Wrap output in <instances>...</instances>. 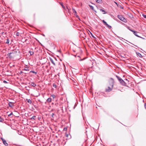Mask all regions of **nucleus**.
Returning <instances> with one entry per match:
<instances>
[{
	"mask_svg": "<svg viewBox=\"0 0 146 146\" xmlns=\"http://www.w3.org/2000/svg\"><path fill=\"white\" fill-rule=\"evenodd\" d=\"M109 82L110 86L108 87V88L106 89V91H110L112 90L114 83V79L112 78H111Z\"/></svg>",
	"mask_w": 146,
	"mask_h": 146,
	"instance_id": "1",
	"label": "nucleus"
},
{
	"mask_svg": "<svg viewBox=\"0 0 146 146\" xmlns=\"http://www.w3.org/2000/svg\"><path fill=\"white\" fill-rule=\"evenodd\" d=\"M116 77L122 85L123 86H125L126 85V83L121 79V78L117 75L116 76Z\"/></svg>",
	"mask_w": 146,
	"mask_h": 146,
	"instance_id": "2",
	"label": "nucleus"
},
{
	"mask_svg": "<svg viewBox=\"0 0 146 146\" xmlns=\"http://www.w3.org/2000/svg\"><path fill=\"white\" fill-rule=\"evenodd\" d=\"M117 17L119 19L124 23H126L127 22L126 19L122 15H117Z\"/></svg>",
	"mask_w": 146,
	"mask_h": 146,
	"instance_id": "3",
	"label": "nucleus"
},
{
	"mask_svg": "<svg viewBox=\"0 0 146 146\" xmlns=\"http://www.w3.org/2000/svg\"><path fill=\"white\" fill-rule=\"evenodd\" d=\"M130 31H131L132 32H133V34L135 35L136 36L138 37H139L140 38H142L143 39H145L144 38L142 37H141L139 36H138V35H137V33H138V32L137 31H134L132 30H130Z\"/></svg>",
	"mask_w": 146,
	"mask_h": 146,
	"instance_id": "4",
	"label": "nucleus"
},
{
	"mask_svg": "<svg viewBox=\"0 0 146 146\" xmlns=\"http://www.w3.org/2000/svg\"><path fill=\"white\" fill-rule=\"evenodd\" d=\"M17 51H13V52H11L9 53H8L7 55L9 57V58H11L12 57V56L11 55V54H15L17 53Z\"/></svg>",
	"mask_w": 146,
	"mask_h": 146,
	"instance_id": "5",
	"label": "nucleus"
},
{
	"mask_svg": "<svg viewBox=\"0 0 146 146\" xmlns=\"http://www.w3.org/2000/svg\"><path fill=\"white\" fill-rule=\"evenodd\" d=\"M102 22L104 23V25L106 26L107 27L109 28V29H111V26L108 25L106 22L104 20H103L102 21Z\"/></svg>",
	"mask_w": 146,
	"mask_h": 146,
	"instance_id": "6",
	"label": "nucleus"
},
{
	"mask_svg": "<svg viewBox=\"0 0 146 146\" xmlns=\"http://www.w3.org/2000/svg\"><path fill=\"white\" fill-rule=\"evenodd\" d=\"M1 139L3 142V143L6 146H7L8 145V143H7L6 141L4 139L1 138Z\"/></svg>",
	"mask_w": 146,
	"mask_h": 146,
	"instance_id": "7",
	"label": "nucleus"
},
{
	"mask_svg": "<svg viewBox=\"0 0 146 146\" xmlns=\"http://www.w3.org/2000/svg\"><path fill=\"white\" fill-rule=\"evenodd\" d=\"M14 103H12L11 102H9L8 103V105L10 107H13V106H14Z\"/></svg>",
	"mask_w": 146,
	"mask_h": 146,
	"instance_id": "8",
	"label": "nucleus"
},
{
	"mask_svg": "<svg viewBox=\"0 0 146 146\" xmlns=\"http://www.w3.org/2000/svg\"><path fill=\"white\" fill-rule=\"evenodd\" d=\"M137 55L140 58H142L143 57L142 55L139 53L138 52H136Z\"/></svg>",
	"mask_w": 146,
	"mask_h": 146,
	"instance_id": "9",
	"label": "nucleus"
},
{
	"mask_svg": "<svg viewBox=\"0 0 146 146\" xmlns=\"http://www.w3.org/2000/svg\"><path fill=\"white\" fill-rule=\"evenodd\" d=\"M52 99L50 98H48L46 100V102H47L50 103L51 102Z\"/></svg>",
	"mask_w": 146,
	"mask_h": 146,
	"instance_id": "10",
	"label": "nucleus"
},
{
	"mask_svg": "<svg viewBox=\"0 0 146 146\" xmlns=\"http://www.w3.org/2000/svg\"><path fill=\"white\" fill-rule=\"evenodd\" d=\"M31 85L33 87H35L36 86V84L33 82H31Z\"/></svg>",
	"mask_w": 146,
	"mask_h": 146,
	"instance_id": "11",
	"label": "nucleus"
},
{
	"mask_svg": "<svg viewBox=\"0 0 146 146\" xmlns=\"http://www.w3.org/2000/svg\"><path fill=\"white\" fill-rule=\"evenodd\" d=\"M29 68L28 67L25 66L24 67V69L23 70H26V71H28L29 70Z\"/></svg>",
	"mask_w": 146,
	"mask_h": 146,
	"instance_id": "12",
	"label": "nucleus"
},
{
	"mask_svg": "<svg viewBox=\"0 0 146 146\" xmlns=\"http://www.w3.org/2000/svg\"><path fill=\"white\" fill-rule=\"evenodd\" d=\"M96 2L99 3H102V0H96Z\"/></svg>",
	"mask_w": 146,
	"mask_h": 146,
	"instance_id": "13",
	"label": "nucleus"
},
{
	"mask_svg": "<svg viewBox=\"0 0 146 146\" xmlns=\"http://www.w3.org/2000/svg\"><path fill=\"white\" fill-rule=\"evenodd\" d=\"M50 62H51L52 64H53L54 66H55V64L54 63V62L52 58H50Z\"/></svg>",
	"mask_w": 146,
	"mask_h": 146,
	"instance_id": "14",
	"label": "nucleus"
},
{
	"mask_svg": "<svg viewBox=\"0 0 146 146\" xmlns=\"http://www.w3.org/2000/svg\"><path fill=\"white\" fill-rule=\"evenodd\" d=\"M27 101L30 104H31L32 103V101L30 99H26Z\"/></svg>",
	"mask_w": 146,
	"mask_h": 146,
	"instance_id": "15",
	"label": "nucleus"
},
{
	"mask_svg": "<svg viewBox=\"0 0 146 146\" xmlns=\"http://www.w3.org/2000/svg\"><path fill=\"white\" fill-rule=\"evenodd\" d=\"M100 11L104 12V13H103L104 14H105L106 13V12L105 11H104V10H103V9H100Z\"/></svg>",
	"mask_w": 146,
	"mask_h": 146,
	"instance_id": "16",
	"label": "nucleus"
},
{
	"mask_svg": "<svg viewBox=\"0 0 146 146\" xmlns=\"http://www.w3.org/2000/svg\"><path fill=\"white\" fill-rule=\"evenodd\" d=\"M29 52L30 55H32L34 54V52L33 51H29Z\"/></svg>",
	"mask_w": 146,
	"mask_h": 146,
	"instance_id": "17",
	"label": "nucleus"
},
{
	"mask_svg": "<svg viewBox=\"0 0 146 146\" xmlns=\"http://www.w3.org/2000/svg\"><path fill=\"white\" fill-rule=\"evenodd\" d=\"M72 10L73 13H74V14L77 13L76 11L74 8H72Z\"/></svg>",
	"mask_w": 146,
	"mask_h": 146,
	"instance_id": "18",
	"label": "nucleus"
},
{
	"mask_svg": "<svg viewBox=\"0 0 146 146\" xmlns=\"http://www.w3.org/2000/svg\"><path fill=\"white\" fill-rule=\"evenodd\" d=\"M89 6H90V8L93 10L94 11V7L92 6V5H89Z\"/></svg>",
	"mask_w": 146,
	"mask_h": 146,
	"instance_id": "19",
	"label": "nucleus"
},
{
	"mask_svg": "<svg viewBox=\"0 0 146 146\" xmlns=\"http://www.w3.org/2000/svg\"><path fill=\"white\" fill-rule=\"evenodd\" d=\"M4 121V119H3L1 117H0V122H3Z\"/></svg>",
	"mask_w": 146,
	"mask_h": 146,
	"instance_id": "20",
	"label": "nucleus"
},
{
	"mask_svg": "<svg viewBox=\"0 0 146 146\" xmlns=\"http://www.w3.org/2000/svg\"><path fill=\"white\" fill-rule=\"evenodd\" d=\"M7 38V41L6 42V43L7 44H9V40L8 38Z\"/></svg>",
	"mask_w": 146,
	"mask_h": 146,
	"instance_id": "21",
	"label": "nucleus"
},
{
	"mask_svg": "<svg viewBox=\"0 0 146 146\" xmlns=\"http://www.w3.org/2000/svg\"><path fill=\"white\" fill-rule=\"evenodd\" d=\"M30 73H33L34 74H37L36 72H35L34 71H33V70L31 71L30 72Z\"/></svg>",
	"mask_w": 146,
	"mask_h": 146,
	"instance_id": "22",
	"label": "nucleus"
},
{
	"mask_svg": "<svg viewBox=\"0 0 146 146\" xmlns=\"http://www.w3.org/2000/svg\"><path fill=\"white\" fill-rule=\"evenodd\" d=\"M60 5H61V6H62V7L64 9H65V7L64 6V5H63L62 3H60Z\"/></svg>",
	"mask_w": 146,
	"mask_h": 146,
	"instance_id": "23",
	"label": "nucleus"
},
{
	"mask_svg": "<svg viewBox=\"0 0 146 146\" xmlns=\"http://www.w3.org/2000/svg\"><path fill=\"white\" fill-rule=\"evenodd\" d=\"M74 15H75L76 16V17L78 19H80L79 17V16L77 15V13L76 14H74Z\"/></svg>",
	"mask_w": 146,
	"mask_h": 146,
	"instance_id": "24",
	"label": "nucleus"
},
{
	"mask_svg": "<svg viewBox=\"0 0 146 146\" xmlns=\"http://www.w3.org/2000/svg\"><path fill=\"white\" fill-rule=\"evenodd\" d=\"M36 117L35 116H33L31 118V119H33L34 120H35Z\"/></svg>",
	"mask_w": 146,
	"mask_h": 146,
	"instance_id": "25",
	"label": "nucleus"
},
{
	"mask_svg": "<svg viewBox=\"0 0 146 146\" xmlns=\"http://www.w3.org/2000/svg\"><path fill=\"white\" fill-rule=\"evenodd\" d=\"M65 136H66V137L68 138L69 137V136L70 137V135H69V134H68L66 133V134H65Z\"/></svg>",
	"mask_w": 146,
	"mask_h": 146,
	"instance_id": "26",
	"label": "nucleus"
},
{
	"mask_svg": "<svg viewBox=\"0 0 146 146\" xmlns=\"http://www.w3.org/2000/svg\"><path fill=\"white\" fill-rule=\"evenodd\" d=\"M53 86L55 88H56V85L55 83H54L53 84Z\"/></svg>",
	"mask_w": 146,
	"mask_h": 146,
	"instance_id": "27",
	"label": "nucleus"
},
{
	"mask_svg": "<svg viewBox=\"0 0 146 146\" xmlns=\"http://www.w3.org/2000/svg\"><path fill=\"white\" fill-rule=\"evenodd\" d=\"M142 16H143V17L145 18H146V15H145V14H143L142 15Z\"/></svg>",
	"mask_w": 146,
	"mask_h": 146,
	"instance_id": "28",
	"label": "nucleus"
},
{
	"mask_svg": "<svg viewBox=\"0 0 146 146\" xmlns=\"http://www.w3.org/2000/svg\"><path fill=\"white\" fill-rule=\"evenodd\" d=\"M67 130V128L66 127H64L63 129V130L65 131H66Z\"/></svg>",
	"mask_w": 146,
	"mask_h": 146,
	"instance_id": "29",
	"label": "nucleus"
},
{
	"mask_svg": "<svg viewBox=\"0 0 146 146\" xmlns=\"http://www.w3.org/2000/svg\"><path fill=\"white\" fill-rule=\"evenodd\" d=\"M52 96L53 98H55L56 97L54 95H52Z\"/></svg>",
	"mask_w": 146,
	"mask_h": 146,
	"instance_id": "30",
	"label": "nucleus"
},
{
	"mask_svg": "<svg viewBox=\"0 0 146 146\" xmlns=\"http://www.w3.org/2000/svg\"><path fill=\"white\" fill-rule=\"evenodd\" d=\"M3 82L4 83H5V84H6V83H7L8 82L6 81L5 80H4L3 81Z\"/></svg>",
	"mask_w": 146,
	"mask_h": 146,
	"instance_id": "31",
	"label": "nucleus"
},
{
	"mask_svg": "<svg viewBox=\"0 0 146 146\" xmlns=\"http://www.w3.org/2000/svg\"><path fill=\"white\" fill-rule=\"evenodd\" d=\"M19 32L17 33H16V36H19Z\"/></svg>",
	"mask_w": 146,
	"mask_h": 146,
	"instance_id": "32",
	"label": "nucleus"
},
{
	"mask_svg": "<svg viewBox=\"0 0 146 146\" xmlns=\"http://www.w3.org/2000/svg\"><path fill=\"white\" fill-rule=\"evenodd\" d=\"M91 33V34L92 35V37H93V38H95V37L93 35V34H92V33Z\"/></svg>",
	"mask_w": 146,
	"mask_h": 146,
	"instance_id": "33",
	"label": "nucleus"
},
{
	"mask_svg": "<svg viewBox=\"0 0 146 146\" xmlns=\"http://www.w3.org/2000/svg\"><path fill=\"white\" fill-rule=\"evenodd\" d=\"M54 113H52L51 114V116L52 117H53V116H54Z\"/></svg>",
	"mask_w": 146,
	"mask_h": 146,
	"instance_id": "34",
	"label": "nucleus"
},
{
	"mask_svg": "<svg viewBox=\"0 0 146 146\" xmlns=\"http://www.w3.org/2000/svg\"><path fill=\"white\" fill-rule=\"evenodd\" d=\"M95 95H96L97 96V95L98 94V92H95Z\"/></svg>",
	"mask_w": 146,
	"mask_h": 146,
	"instance_id": "35",
	"label": "nucleus"
},
{
	"mask_svg": "<svg viewBox=\"0 0 146 146\" xmlns=\"http://www.w3.org/2000/svg\"><path fill=\"white\" fill-rule=\"evenodd\" d=\"M144 107H145V108L146 109V102L145 104Z\"/></svg>",
	"mask_w": 146,
	"mask_h": 146,
	"instance_id": "36",
	"label": "nucleus"
},
{
	"mask_svg": "<svg viewBox=\"0 0 146 146\" xmlns=\"http://www.w3.org/2000/svg\"><path fill=\"white\" fill-rule=\"evenodd\" d=\"M127 28L129 30H131L130 29V27H127Z\"/></svg>",
	"mask_w": 146,
	"mask_h": 146,
	"instance_id": "37",
	"label": "nucleus"
},
{
	"mask_svg": "<svg viewBox=\"0 0 146 146\" xmlns=\"http://www.w3.org/2000/svg\"><path fill=\"white\" fill-rule=\"evenodd\" d=\"M114 3H115V4H116V5H117V6H118V5L117 3L116 2H114Z\"/></svg>",
	"mask_w": 146,
	"mask_h": 146,
	"instance_id": "38",
	"label": "nucleus"
},
{
	"mask_svg": "<svg viewBox=\"0 0 146 146\" xmlns=\"http://www.w3.org/2000/svg\"><path fill=\"white\" fill-rule=\"evenodd\" d=\"M12 113H11L9 115V116H11V115H12Z\"/></svg>",
	"mask_w": 146,
	"mask_h": 146,
	"instance_id": "39",
	"label": "nucleus"
},
{
	"mask_svg": "<svg viewBox=\"0 0 146 146\" xmlns=\"http://www.w3.org/2000/svg\"><path fill=\"white\" fill-rule=\"evenodd\" d=\"M119 38H120V40H121V39H123L122 38L120 37H119Z\"/></svg>",
	"mask_w": 146,
	"mask_h": 146,
	"instance_id": "40",
	"label": "nucleus"
},
{
	"mask_svg": "<svg viewBox=\"0 0 146 146\" xmlns=\"http://www.w3.org/2000/svg\"><path fill=\"white\" fill-rule=\"evenodd\" d=\"M66 8H67V9L68 10V11H69V9H68V8L67 7H66Z\"/></svg>",
	"mask_w": 146,
	"mask_h": 146,
	"instance_id": "41",
	"label": "nucleus"
},
{
	"mask_svg": "<svg viewBox=\"0 0 146 146\" xmlns=\"http://www.w3.org/2000/svg\"><path fill=\"white\" fill-rule=\"evenodd\" d=\"M120 8H121V9H123V7H120Z\"/></svg>",
	"mask_w": 146,
	"mask_h": 146,
	"instance_id": "42",
	"label": "nucleus"
},
{
	"mask_svg": "<svg viewBox=\"0 0 146 146\" xmlns=\"http://www.w3.org/2000/svg\"><path fill=\"white\" fill-rule=\"evenodd\" d=\"M23 72L22 71L21 72L20 74L22 73Z\"/></svg>",
	"mask_w": 146,
	"mask_h": 146,
	"instance_id": "43",
	"label": "nucleus"
},
{
	"mask_svg": "<svg viewBox=\"0 0 146 146\" xmlns=\"http://www.w3.org/2000/svg\"><path fill=\"white\" fill-rule=\"evenodd\" d=\"M3 33H4V32H2V33H1V34H3Z\"/></svg>",
	"mask_w": 146,
	"mask_h": 146,
	"instance_id": "44",
	"label": "nucleus"
},
{
	"mask_svg": "<svg viewBox=\"0 0 146 146\" xmlns=\"http://www.w3.org/2000/svg\"><path fill=\"white\" fill-rule=\"evenodd\" d=\"M35 96L37 97L38 96V95Z\"/></svg>",
	"mask_w": 146,
	"mask_h": 146,
	"instance_id": "45",
	"label": "nucleus"
},
{
	"mask_svg": "<svg viewBox=\"0 0 146 146\" xmlns=\"http://www.w3.org/2000/svg\"><path fill=\"white\" fill-rule=\"evenodd\" d=\"M83 60V59H82V60H80V61H81V60Z\"/></svg>",
	"mask_w": 146,
	"mask_h": 146,
	"instance_id": "46",
	"label": "nucleus"
},
{
	"mask_svg": "<svg viewBox=\"0 0 146 146\" xmlns=\"http://www.w3.org/2000/svg\"><path fill=\"white\" fill-rule=\"evenodd\" d=\"M58 52H60V50H59V51H58Z\"/></svg>",
	"mask_w": 146,
	"mask_h": 146,
	"instance_id": "47",
	"label": "nucleus"
}]
</instances>
